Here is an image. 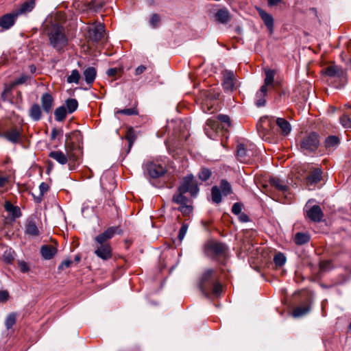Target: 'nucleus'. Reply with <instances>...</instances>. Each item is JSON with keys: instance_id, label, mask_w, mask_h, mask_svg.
<instances>
[{"instance_id": "680f3d73", "label": "nucleus", "mask_w": 351, "mask_h": 351, "mask_svg": "<svg viewBox=\"0 0 351 351\" xmlns=\"http://www.w3.org/2000/svg\"><path fill=\"white\" fill-rule=\"evenodd\" d=\"M241 211V204L240 202H237L233 204L232 208V212L235 215H239Z\"/></svg>"}, {"instance_id": "7c9ffc66", "label": "nucleus", "mask_w": 351, "mask_h": 351, "mask_svg": "<svg viewBox=\"0 0 351 351\" xmlns=\"http://www.w3.org/2000/svg\"><path fill=\"white\" fill-rule=\"evenodd\" d=\"M104 0H90L86 1L84 3L86 10L98 12L104 5Z\"/></svg>"}, {"instance_id": "7ed1b4c3", "label": "nucleus", "mask_w": 351, "mask_h": 351, "mask_svg": "<svg viewBox=\"0 0 351 351\" xmlns=\"http://www.w3.org/2000/svg\"><path fill=\"white\" fill-rule=\"evenodd\" d=\"M263 192L271 199L282 203H285L289 189L284 180L273 176L263 184Z\"/></svg>"}, {"instance_id": "e433bc0d", "label": "nucleus", "mask_w": 351, "mask_h": 351, "mask_svg": "<svg viewBox=\"0 0 351 351\" xmlns=\"http://www.w3.org/2000/svg\"><path fill=\"white\" fill-rule=\"evenodd\" d=\"M125 138L128 141V150L129 152L131 149L134 141L136 139V136L135 134V131L133 128L130 127L129 128L127 131L125 136Z\"/></svg>"}, {"instance_id": "c9c22d12", "label": "nucleus", "mask_w": 351, "mask_h": 351, "mask_svg": "<svg viewBox=\"0 0 351 351\" xmlns=\"http://www.w3.org/2000/svg\"><path fill=\"white\" fill-rule=\"evenodd\" d=\"M25 233L32 237H37L40 234V231L34 221H27L25 225Z\"/></svg>"}, {"instance_id": "4be33fe9", "label": "nucleus", "mask_w": 351, "mask_h": 351, "mask_svg": "<svg viewBox=\"0 0 351 351\" xmlns=\"http://www.w3.org/2000/svg\"><path fill=\"white\" fill-rule=\"evenodd\" d=\"M256 150L254 147L245 149L243 144V164L252 165L256 160Z\"/></svg>"}, {"instance_id": "8fccbe9b", "label": "nucleus", "mask_w": 351, "mask_h": 351, "mask_svg": "<svg viewBox=\"0 0 351 351\" xmlns=\"http://www.w3.org/2000/svg\"><path fill=\"white\" fill-rule=\"evenodd\" d=\"M116 114H121L127 116L131 115H137L138 114V111L136 107H133L131 108H125L123 110H117L115 112Z\"/></svg>"}, {"instance_id": "49530a36", "label": "nucleus", "mask_w": 351, "mask_h": 351, "mask_svg": "<svg viewBox=\"0 0 351 351\" xmlns=\"http://www.w3.org/2000/svg\"><path fill=\"white\" fill-rule=\"evenodd\" d=\"M81 75L78 70L74 69L71 71V74L67 77L66 81L68 83L78 84L80 80Z\"/></svg>"}, {"instance_id": "4c0bfd02", "label": "nucleus", "mask_w": 351, "mask_h": 351, "mask_svg": "<svg viewBox=\"0 0 351 351\" xmlns=\"http://www.w3.org/2000/svg\"><path fill=\"white\" fill-rule=\"evenodd\" d=\"M310 235L307 233L298 232L294 237L295 243L298 245L307 243L310 241Z\"/></svg>"}, {"instance_id": "5fc2aeb1", "label": "nucleus", "mask_w": 351, "mask_h": 351, "mask_svg": "<svg viewBox=\"0 0 351 351\" xmlns=\"http://www.w3.org/2000/svg\"><path fill=\"white\" fill-rule=\"evenodd\" d=\"M160 22V17L158 14H153L150 18L149 23L154 28L158 27Z\"/></svg>"}, {"instance_id": "a18cd8bd", "label": "nucleus", "mask_w": 351, "mask_h": 351, "mask_svg": "<svg viewBox=\"0 0 351 351\" xmlns=\"http://www.w3.org/2000/svg\"><path fill=\"white\" fill-rule=\"evenodd\" d=\"M212 176V171L206 167H202L198 173V178L202 182H206L210 179Z\"/></svg>"}, {"instance_id": "a878e982", "label": "nucleus", "mask_w": 351, "mask_h": 351, "mask_svg": "<svg viewBox=\"0 0 351 351\" xmlns=\"http://www.w3.org/2000/svg\"><path fill=\"white\" fill-rule=\"evenodd\" d=\"M340 143V139L335 135L328 136L324 141V145L326 151L335 150Z\"/></svg>"}, {"instance_id": "09e8293b", "label": "nucleus", "mask_w": 351, "mask_h": 351, "mask_svg": "<svg viewBox=\"0 0 351 351\" xmlns=\"http://www.w3.org/2000/svg\"><path fill=\"white\" fill-rule=\"evenodd\" d=\"M274 262L276 267H280L285 265L286 257L282 253L278 252L274 256Z\"/></svg>"}, {"instance_id": "6e6d98bb", "label": "nucleus", "mask_w": 351, "mask_h": 351, "mask_svg": "<svg viewBox=\"0 0 351 351\" xmlns=\"http://www.w3.org/2000/svg\"><path fill=\"white\" fill-rule=\"evenodd\" d=\"M188 228H189V225L187 223H182V225L179 230L178 235V238L180 241H182L183 239L184 238L186 233L187 232Z\"/></svg>"}, {"instance_id": "f03ea898", "label": "nucleus", "mask_w": 351, "mask_h": 351, "mask_svg": "<svg viewBox=\"0 0 351 351\" xmlns=\"http://www.w3.org/2000/svg\"><path fill=\"white\" fill-rule=\"evenodd\" d=\"M123 230L119 226L108 228L104 232L95 238V250L94 254L103 261L112 258V247L108 242L115 234H122Z\"/></svg>"}, {"instance_id": "864d4df0", "label": "nucleus", "mask_w": 351, "mask_h": 351, "mask_svg": "<svg viewBox=\"0 0 351 351\" xmlns=\"http://www.w3.org/2000/svg\"><path fill=\"white\" fill-rule=\"evenodd\" d=\"M29 78V77L27 75H22L19 78L16 79L14 81H13L10 84L13 88H14L16 86L25 84L27 80Z\"/></svg>"}, {"instance_id": "6e6552de", "label": "nucleus", "mask_w": 351, "mask_h": 351, "mask_svg": "<svg viewBox=\"0 0 351 351\" xmlns=\"http://www.w3.org/2000/svg\"><path fill=\"white\" fill-rule=\"evenodd\" d=\"M319 143V134L315 132H312L302 139L300 141V147L303 151L313 153L317 149Z\"/></svg>"}, {"instance_id": "c85d7f7f", "label": "nucleus", "mask_w": 351, "mask_h": 351, "mask_svg": "<svg viewBox=\"0 0 351 351\" xmlns=\"http://www.w3.org/2000/svg\"><path fill=\"white\" fill-rule=\"evenodd\" d=\"M322 171L319 169H315L306 176V184L313 185L319 182L322 178Z\"/></svg>"}, {"instance_id": "de8ad7c7", "label": "nucleus", "mask_w": 351, "mask_h": 351, "mask_svg": "<svg viewBox=\"0 0 351 351\" xmlns=\"http://www.w3.org/2000/svg\"><path fill=\"white\" fill-rule=\"evenodd\" d=\"M16 320V313H10L5 321V325L8 330L12 328V326L15 324Z\"/></svg>"}, {"instance_id": "2f4dec72", "label": "nucleus", "mask_w": 351, "mask_h": 351, "mask_svg": "<svg viewBox=\"0 0 351 351\" xmlns=\"http://www.w3.org/2000/svg\"><path fill=\"white\" fill-rule=\"evenodd\" d=\"M268 88L265 86H262L259 91L256 95V105L257 107H263L266 104V95Z\"/></svg>"}, {"instance_id": "69168bd1", "label": "nucleus", "mask_w": 351, "mask_h": 351, "mask_svg": "<svg viewBox=\"0 0 351 351\" xmlns=\"http://www.w3.org/2000/svg\"><path fill=\"white\" fill-rule=\"evenodd\" d=\"M59 134H62V130L53 128L51 133V140H54Z\"/></svg>"}, {"instance_id": "3c124183", "label": "nucleus", "mask_w": 351, "mask_h": 351, "mask_svg": "<svg viewBox=\"0 0 351 351\" xmlns=\"http://www.w3.org/2000/svg\"><path fill=\"white\" fill-rule=\"evenodd\" d=\"M217 119L219 120L221 125H224V128L230 126V120L228 115L219 114L217 116Z\"/></svg>"}, {"instance_id": "2eb2a0df", "label": "nucleus", "mask_w": 351, "mask_h": 351, "mask_svg": "<svg viewBox=\"0 0 351 351\" xmlns=\"http://www.w3.org/2000/svg\"><path fill=\"white\" fill-rule=\"evenodd\" d=\"M0 136L12 143H18L21 140L22 134L18 127L14 126L3 134H0Z\"/></svg>"}, {"instance_id": "9b49d317", "label": "nucleus", "mask_w": 351, "mask_h": 351, "mask_svg": "<svg viewBox=\"0 0 351 351\" xmlns=\"http://www.w3.org/2000/svg\"><path fill=\"white\" fill-rule=\"evenodd\" d=\"M178 189L182 193L189 192L192 197H195L199 192L197 182L192 174L185 176Z\"/></svg>"}, {"instance_id": "6ab92c4d", "label": "nucleus", "mask_w": 351, "mask_h": 351, "mask_svg": "<svg viewBox=\"0 0 351 351\" xmlns=\"http://www.w3.org/2000/svg\"><path fill=\"white\" fill-rule=\"evenodd\" d=\"M4 208L8 213L10 220L14 221L16 219L22 216L21 208L18 206H14L11 202L5 201L4 204Z\"/></svg>"}, {"instance_id": "c756f323", "label": "nucleus", "mask_w": 351, "mask_h": 351, "mask_svg": "<svg viewBox=\"0 0 351 351\" xmlns=\"http://www.w3.org/2000/svg\"><path fill=\"white\" fill-rule=\"evenodd\" d=\"M49 157L54 159L60 165H65L69 162L67 154L66 153V154H64L61 151H52L49 152Z\"/></svg>"}, {"instance_id": "0eeeda50", "label": "nucleus", "mask_w": 351, "mask_h": 351, "mask_svg": "<svg viewBox=\"0 0 351 351\" xmlns=\"http://www.w3.org/2000/svg\"><path fill=\"white\" fill-rule=\"evenodd\" d=\"M232 193L230 184L226 180H221L219 186H214L211 189V200L219 204L222 201V195L228 196Z\"/></svg>"}, {"instance_id": "e2e57ef3", "label": "nucleus", "mask_w": 351, "mask_h": 351, "mask_svg": "<svg viewBox=\"0 0 351 351\" xmlns=\"http://www.w3.org/2000/svg\"><path fill=\"white\" fill-rule=\"evenodd\" d=\"M9 293L6 290L0 291V302H5L9 299Z\"/></svg>"}, {"instance_id": "37998d69", "label": "nucleus", "mask_w": 351, "mask_h": 351, "mask_svg": "<svg viewBox=\"0 0 351 351\" xmlns=\"http://www.w3.org/2000/svg\"><path fill=\"white\" fill-rule=\"evenodd\" d=\"M275 72L273 70H267L265 72V78L264 80V84L263 86H265V88H267L268 86H274Z\"/></svg>"}, {"instance_id": "338daca9", "label": "nucleus", "mask_w": 351, "mask_h": 351, "mask_svg": "<svg viewBox=\"0 0 351 351\" xmlns=\"http://www.w3.org/2000/svg\"><path fill=\"white\" fill-rule=\"evenodd\" d=\"M146 66H144V65H140L139 66H138L136 70H135V75H139L141 74H142L143 73H144L146 70Z\"/></svg>"}, {"instance_id": "79ce46f5", "label": "nucleus", "mask_w": 351, "mask_h": 351, "mask_svg": "<svg viewBox=\"0 0 351 351\" xmlns=\"http://www.w3.org/2000/svg\"><path fill=\"white\" fill-rule=\"evenodd\" d=\"M309 311L310 308L308 306H298L293 309L292 315L294 317H302L308 313Z\"/></svg>"}, {"instance_id": "ea45409f", "label": "nucleus", "mask_w": 351, "mask_h": 351, "mask_svg": "<svg viewBox=\"0 0 351 351\" xmlns=\"http://www.w3.org/2000/svg\"><path fill=\"white\" fill-rule=\"evenodd\" d=\"M65 105L67 112L71 114L77 110L78 107V102L76 99L69 98L66 100Z\"/></svg>"}, {"instance_id": "603ef678", "label": "nucleus", "mask_w": 351, "mask_h": 351, "mask_svg": "<svg viewBox=\"0 0 351 351\" xmlns=\"http://www.w3.org/2000/svg\"><path fill=\"white\" fill-rule=\"evenodd\" d=\"M339 121L342 126L345 128H351V119L347 114H343Z\"/></svg>"}, {"instance_id": "4d7b16f0", "label": "nucleus", "mask_w": 351, "mask_h": 351, "mask_svg": "<svg viewBox=\"0 0 351 351\" xmlns=\"http://www.w3.org/2000/svg\"><path fill=\"white\" fill-rule=\"evenodd\" d=\"M12 88L13 87L11 84L9 86L5 85V88L1 95V98L3 101H5L8 99V95L11 94Z\"/></svg>"}, {"instance_id": "c03bdc74", "label": "nucleus", "mask_w": 351, "mask_h": 351, "mask_svg": "<svg viewBox=\"0 0 351 351\" xmlns=\"http://www.w3.org/2000/svg\"><path fill=\"white\" fill-rule=\"evenodd\" d=\"M177 209L182 214L183 216H189L193 213V207L192 206V202H191L190 203L179 206Z\"/></svg>"}, {"instance_id": "20e7f679", "label": "nucleus", "mask_w": 351, "mask_h": 351, "mask_svg": "<svg viewBox=\"0 0 351 351\" xmlns=\"http://www.w3.org/2000/svg\"><path fill=\"white\" fill-rule=\"evenodd\" d=\"M199 286L202 293L206 296L210 294L219 296L222 291V285L218 280L216 271L210 269L203 273Z\"/></svg>"}, {"instance_id": "0e129e2a", "label": "nucleus", "mask_w": 351, "mask_h": 351, "mask_svg": "<svg viewBox=\"0 0 351 351\" xmlns=\"http://www.w3.org/2000/svg\"><path fill=\"white\" fill-rule=\"evenodd\" d=\"M4 261L8 263H12L14 261V256L12 254L9 252H5L3 255Z\"/></svg>"}, {"instance_id": "a19ab883", "label": "nucleus", "mask_w": 351, "mask_h": 351, "mask_svg": "<svg viewBox=\"0 0 351 351\" xmlns=\"http://www.w3.org/2000/svg\"><path fill=\"white\" fill-rule=\"evenodd\" d=\"M123 73V68H110L107 70L106 74L110 77H113L114 80L121 77Z\"/></svg>"}, {"instance_id": "a211bd4d", "label": "nucleus", "mask_w": 351, "mask_h": 351, "mask_svg": "<svg viewBox=\"0 0 351 351\" xmlns=\"http://www.w3.org/2000/svg\"><path fill=\"white\" fill-rule=\"evenodd\" d=\"M40 102L43 112L46 114L51 113L54 105V98L52 95L49 93H43L40 98Z\"/></svg>"}, {"instance_id": "5701e85b", "label": "nucleus", "mask_w": 351, "mask_h": 351, "mask_svg": "<svg viewBox=\"0 0 351 351\" xmlns=\"http://www.w3.org/2000/svg\"><path fill=\"white\" fill-rule=\"evenodd\" d=\"M215 21L221 24H227L231 19V16L227 8L218 10L214 15Z\"/></svg>"}, {"instance_id": "bf43d9fd", "label": "nucleus", "mask_w": 351, "mask_h": 351, "mask_svg": "<svg viewBox=\"0 0 351 351\" xmlns=\"http://www.w3.org/2000/svg\"><path fill=\"white\" fill-rule=\"evenodd\" d=\"M72 263L71 260H64L59 265L58 269L59 271H63L64 269L69 267Z\"/></svg>"}, {"instance_id": "052dcab7", "label": "nucleus", "mask_w": 351, "mask_h": 351, "mask_svg": "<svg viewBox=\"0 0 351 351\" xmlns=\"http://www.w3.org/2000/svg\"><path fill=\"white\" fill-rule=\"evenodd\" d=\"M39 189H40V195L42 197L44 195V194L47 191H48L49 185L45 182H42L39 186Z\"/></svg>"}, {"instance_id": "dca6fc26", "label": "nucleus", "mask_w": 351, "mask_h": 351, "mask_svg": "<svg viewBox=\"0 0 351 351\" xmlns=\"http://www.w3.org/2000/svg\"><path fill=\"white\" fill-rule=\"evenodd\" d=\"M17 18L18 16L14 11L1 16L0 17V27L1 28V31L10 29L14 25Z\"/></svg>"}, {"instance_id": "bb28decb", "label": "nucleus", "mask_w": 351, "mask_h": 351, "mask_svg": "<svg viewBox=\"0 0 351 351\" xmlns=\"http://www.w3.org/2000/svg\"><path fill=\"white\" fill-rule=\"evenodd\" d=\"M35 5V0H27L23 3L19 9L15 10L14 12L19 17L20 15L30 12L34 8Z\"/></svg>"}, {"instance_id": "72a5a7b5", "label": "nucleus", "mask_w": 351, "mask_h": 351, "mask_svg": "<svg viewBox=\"0 0 351 351\" xmlns=\"http://www.w3.org/2000/svg\"><path fill=\"white\" fill-rule=\"evenodd\" d=\"M276 125L280 129L281 134L284 136L288 135L291 130L290 123L283 118H278L276 119Z\"/></svg>"}, {"instance_id": "58836bf2", "label": "nucleus", "mask_w": 351, "mask_h": 351, "mask_svg": "<svg viewBox=\"0 0 351 351\" xmlns=\"http://www.w3.org/2000/svg\"><path fill=\"white\" fill-rule=\"evenodd\" d=\"M67 111L64 106L57 108L54 111L55 119L57 121H62L66 117Z\"/></svg>"}, {"instance_id": "4468645a", "label": "nucleus", "mask_w": 351, "mask_h": 351, "mask_svg": "<svg viewBox=\"0 0 351 351\" xmlns=\"http://www.w3.org/2000/svg\"><path fill=\"white\" fill-rule=\"evenodd\" d=\"M256 224L254 222H250L249 224L244 225L243 223V243H244V238L247 240V243L252 247L253 246V241L257 236L256 230Z\"/></svg>"}, {"instance_id": "13d9d810", "label": "nucleus", "mask_w": 351, "mask_h": 351, "mask_svg": "<svg viewBox=\"0 0 351 351\" xmlns=\"http://www.w3.org/2000/svg\"><path fill=\"white\" fill-rule=\"evenodd\" d=\"M18 267H19L20 271L23 273H26L29 270V266L23 261H19L18 262Z\"/></svg>"}, {"instance_id": "b1692460", "label": "nucleus", "mask_w": 351, "mask_h": 351, "mask_svg": "<svg viewBox=\"0 0 351 351\" xmlns=\"http://www.w3.org/2000/svg\"><path fill=\"white\" fill-rule=\"evenodd\" d=\"M57 252L58 249L52 245H43L40 247V254L45 260L53 258Z\"/></svg>"}, {"instance_id": "774afa93", "label": "nucleus", "mask_w": 351, "mask_h": 351, "mask_svg": "<svg viewBox=\"0 0 351 351\" xmlns=\"http://www.w3.org/2000/svg\"><path fill=\"white\" fill-rule=\"evenodd\" d=\"M9 182V177L0 176V187H4Z\"/></svg>"}, {"instance_id": "393cba45", "label": "nucleus", "mask_w": 351, "mask_h": 351, "mask_svg": "<svg viewBox=\"0 0 351 351\" xmlns=\"http://www.w3.org/2000/svg\"><path fill=\"white\" fill-rule=\"evenodd\" d=\"M43 108L37 103L33 104L28 110L29 117L34 121H38L43 117Z\"/></svg>"}, {"instance_id": "39448f33", "label": "nucleus", "mask_w": 351, "mask_h": 351, "mask_svg": "<svg viewBox=\"0 0 351 351\" xmlns=\"http://www.w3.org/2000/svg\"><path fill=\"white\" fill-rule=\"evenodd\" d=\"M49 43L58 52L63 51L68 45V38L64 27L58 23H52L47 29Z\"/></svg>"}, {"instance_id": "423d86ee", "label": "nucleus", "mask_w": 351, "mask_h": 351, "mask_svg": "<svg viewBox=\"0 0 351 351\" xmlns=\"http://www.w3.org/2000/svg\"><path fill=\"white\" fill-rule=\"evenodd\" d=\"M205 254L213 260L221 261L226 256L227 247L221 243L209 241L204 247Z\"/></svg>"}, {"instance_id": "cd10ccee", "label": "nucleus", "mask_w": 351, "mask_h": 351, "mask_svg": "<svg viewBox=\"0 0 351 351\" xmlns=\"http://www.w3.org/2000/svg\"><path fill=\"white\" fill-rule=\"evenodd\" d=\"M325 73L328 76L339 78L343 77L345 75V71L341 67L336 65L326 67Z\"/></svg>"}, {"instance_id": "aec40b11", "label": "nucleus", "mask_w": 351, "mask_h": 351, "mask_svg": "<svg viewBox=\"0 0 351 351\" xmlns=\"http://www.w3.org/2000/svg\"><path fill=\"white\" fill-rule=\"evenodd\" d=\"M306 216L313 222H320L324 217V213L319 206L314 205L307 210Z\"/></svg>"}, {"instance_id": "ddd939ff", "label": "nucleus", "mask_w": 351, "mask_h": 351, "mask_svg": "<svg viewBox=\"0 0 351 351\" xmlns=\"http://www.w3.org/2000/svg\"><path fill=\"white\" fill-rule=\"evenodd\" d=\"M223 129L224 125H221L219 120L217 118H214L207 120L204 130L209 138H214L215 135Z\"/></svg>"}, {"instance_id": "f3484780", "label": "nucleus", "mask_w": 351, "mask_h": 351, "mask_svg": "<svg viewBox=\"0 0 351 351\" xmlns=\"http://www.w3.org/2000/svg\"><path fill=\"white\" fill-rule=\"evenodd\" d=\"M223 87L227 91H233L236 83V77L233 71L226 70L223 73Z\"/></svg>"}, {"instance_id": "f704fd0d", "label": "nucleus", "mask_w": 351, "mask_h": 351, "mask_svg": "<svg viewBox=\"0 0 351 351\" xmlns=\"http://www.w3.org/2000/svg\"><path fill=\"white\" fill-rule=\"evenodd\" d=\"M185 193H182L181 191L178 190L177 193L172 197V202L179 206L190 203L191 201L184 195Z\"/></svg>"}, {"instance_id": "f8f14e48", "label": "nucleus", "mask_w": 351, "mask_h": 351, "mask_svg": "<svg viewBox=\"0 0 351 351\" xmlns=\"http://www.w3.org/2000/svg\"><path fill=\"white\" fill-rule=\"evenodd\" d=\"M144 172L146 176L158 178L166 173L167 169L160 164L149 161L144 165Z\"/></svg>"}, {"instance_id": "1a4fd4ad", "label": "nucleus", "mask_w": 351, "mask_h": 351, "mask_svg": "<svg viewBox=\"0 0 351 351\" xmlns=\"http://www.w3.org/2000/svg\"><path fill=\"white\" fill-rule=\"evenodd\" d=\"M257 130L259 135L263 138H269L271 130L274 128V117L269 116H263L260 118L256 124Z\"/></svg>"}, {"instance_id": "412c9836", "label": "nucleus", "mask_w": 351, "mask_h": 351, "mask_svg": "<svg viewBox=\"0 0 351 351\" xmlns=\"http://www.w3.org/2000/svg\"><path fill=\"white\" fill-rule=\"evenodd\" d=\"M258 14L261 18V19L263 21L264 24L267 27L268 32L270 35H271L274 33V18L273 16L265 12V10L260 9L258 10Z\"/></svg>"}, {"instance_id": "9d476101", "label": "nucleus", "mask_w": 351, "mask_h": 351, "mask_svg": "<svg viewBox=\"0 0 351 351\" xmlns=\"http://www.w3.org/2000/svg\"><path fill=\"white\" fill-rule=\"evenodd\" d=\"M105 26L101 23H95L87 29L86 38L88 41L97 43L104 37Z\"/></svg>"}, {"instance_id": "f257e3e1", "label": "nucleus", "mask_w": 351, "mask_h": 351, "mask_svg": "<svg viewBox=\"0 0 351 351\" xmlns=\"http://www.w3.org/2000/svg\"><path fill=\"white\" fill-rule=\"evenodd\" d=\"M65 137L64 148L69 158V168L74 170L83 155V136L80 130H76L66 134Z\"/></svg>"}, {"instance_id": "473e14b6", "label": "nucleus", "mask_w": 351, "mask_h": 351, "mask_svg": "<svg viewBox=\"0 0 351 351\" xmlns=\"http://www.w3.org/2000/svg\"><path fill=\"white\" fill-rule=\"evenodd\" d=\"M83 75L86 82L88 84H92L95 80L97 70L95 67L89 66L84 71Z\"/></svg>"}]
</instances>
